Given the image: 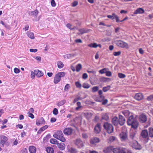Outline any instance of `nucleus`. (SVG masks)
<instances>
[{"mask_svg":"<svg viewBox=\"0 0 153 153\" xmlns=\"http://www.w3.org/2000/svg\"><path fill=\"white\" fill-rule=\"evenodd\" d=\"M107 71V69L106 68H104L100 70L99 71V73L101 74L104 73H106Z\"/></svg>","mask_w":153,"mask_h":153,"instance_id":"49530a36","label":"nucleus"},{"mask_svg":"<svg viewBox=\"0 0 153 153\" xmlns=\"http://www.w3.org/2000/svg\"><path fill=\"white\" fill-rule=\"evenodd\" d=\"M65 73L63 72H59L56 74L54 78V82L56 84L60 82L61 78L64 77L65 75Z\"/></svg>","mask_w":153,"mask_h":153,"instance_id":"7ed1b4c3","label":"nucleus"},{"mask_svg":"<svg viewBox=\"0 0 153 153\" xmlns=\"http://www.w3.org/2000/svg\"><path fill=\"white\" fill-rule=\"evenodd\" d=\"M147 99L148 101H152L153 100V94L148 97Z\"/></svg>","mask_w":153,"mask_h":153,"instance_id":"864d4df0","label":"nucleus"},{"mask_svg":"<svg viewBox=\"0 0 153 153\" xmlns=\"http://www.w3.org/2000/svg\"><path fill=\"white\" fill-rule=\"evenodd\" d=\"M65 102L66 100H63L58 102L57 105L59 106H60L63 105Z\"/></svg>","mask_w":153,"mask_h":153,"instance_id":"c9c22d12","label":"nucleus"},{"mask_svg":"<svg viewBox=\"0 0 153 153\" xmlns=\"http://www.w3.org/2000/svg\"><path fill=\"white\" fill-rule=\"evenodd\" d=\"M115 44L119 47L121 48H128V46L127 43L121 40L116 41L114 42Z\"/></svg>","mask_w":153,"mask_h":153,"instance_id":"6e6552de","label":"nucleus"},{"mask_svg":"<svg viewBox=\"0 0 153 153\" xmlns=\"http://www.w3.org/2000/svg\"><path fill=\"white\" fill-rule=\"evenodd\" d=\"M36 75L35 73L34 72V71L33 72V71H32L31 72V77L33 79L35 77V76Z\"/></svg>","mask_w":153,"mask_h":153,"instance_id":"4d7b16f0","label":"nucleus"},{"mask_svg":"<svg viewBox=\"0 0 153 153\" xmlns=\"http://www.w3.org/2000/svg\"><path fill=\"white\" fill-rule=\"evenodd\" d=\"M29 117H30L31 119H33L34 117V115L30 112H28L27 113Z\"/></svg>","mask_w":153,"mask_h":153,"instance_id":"5fc2aeb1","label":"nucleus"},{"mask_svg":"<svg viewBox=\"0 0 153 153\" xmlns=\"http://www.w3.org/2000/svg\"><path fill=\"white\" fill-rule=\"evenodd\" d=\"M107 17L108 18L112 20L115 19L116 21L117 22H119L118 17L114 13H113L111 15H108Z\"/></svg>","mask_w":153,"mask_h":153,"instance_id":"ddd939ff","label":"nucleus"},{"mask_svg":"<svg viewBox=\"0 0 153 153\" xmlns=\"http://www.w3.org/2000/svg\"><path fill=\"white\" fill-rule=\"evenodd\" d=\"M14 72L15 74H17L20 72V70L19 68H15L14 69Z\"/></svg>","mask_w":153,"mask_h":153,"instance_id":"603ef678","label":"nucleus"},{"mask_svg":"<svg viewBox=\"0 0 153 153\" xmlns=\"http://www.w3.org/2000/svg\"><path fill=\"white\" fill-rule=\"evenodd\" d=\"M78 4V2L77 1H74L72 4V6L74 7L76 6Z\"/></svg>","mask_w":153,"mask_h":153,"instance_id":"338daca9","label":"nucleus"},{"mask_svg":"<svg viewBox=\"0 0 153 153\" xmlns=\"http://www.w3.org/2000/svg\"><path fill=\"white\" fill-rule=\"evenodd\" d=\"M75 144L79 148H81L84 146L83 142L80 139H76L75 142Z\"/></svg>","mask_w":153,"mask_h":153,"instance_id":"f8f14e48","label":"nucleus"},{"mask_svg":"<svg viewBox=\"0 0 153 153\" xmlns=\"http://www.w3.org/2000/svg\"><path fill=\"white\" fill-rule=\"evenodd\" d=\"M57 65L58 68L60 69L64 67V64L62 62L59 61L57 62Z\"/></svg>","mask_w":153,"mask_h":153,"instance_id":"473e14b6","label":"nucleus"},{"mask_svg":"<svg viewBox=\"0 0 153 153\" xmlns=\"http://www.w3.org/2000/svg\"><path fill=\"white\" fill-rule=\"evenodd\" d=\"M0 144L2 147H4L5 144L7 146H9V144L7 141V137L4 135H1L0 136Z\"/></svg>","mask_w":153,"mask_h":153,"instance_id":"423d86ee","label":"nucleus"},{"mask_svg":"<svg viewBox=\"0 0 153 153\" xmlns=\"http://www.w3.org/2000/svg\"><path fill=\"white\" fill-rule=\"evenodd\" d=\"M50 142L51 143L54 144H57L58 143L57 140L54 138L51 139L50 140Z\"/></svg>","mask_w":153,"mask_h":153,"instance_id":"72a5a7b5","label":"nucleus"},{"mask_svg":"<svg viewBox=\"0 0 153 153\" xmlns=\"http://www.w3.org/2000/svg\"><path fill=\"white\" fill-rule=\"evenodd\" d=\"M100 142V140L97 137H94L91 138L90 143L92 146H94L96 145V143Z\"/></svg>","mask_w":153,"mask_h":153,"instance_id":"9d476101","label":"nucleus"},{"mask_svg":"<svg viewBox=\"0 0 153 153\" xmlns=\"http://www.w3.org/2000/svg\"><path fill=\"white\" fill-rule=\"evenodd\" d=\"M38 13V10H36L33 11L29 12L28 13L30 16H35L37 15Z\"/></svg>","mask_w":153,"mask_h":153,"instance_id":"412c9836","label":"nucleus"},{"mask_svg":"<svg viewBox=\"0 0 153 153\" xmlns=\"http://www.w3.org/2000/svg\"><path fill=\"white\" fill-rule=\"evenodd\" d=\"M88 47L91 48H96L97 47V44L96 43H91L88 45Z\"/></svg>","mask_w":153,"mask_h":153,"instance_id":"58836bf2","label":"nucleus"},{"mask_svg":"<svg viewBox=\"0 0 153 153\" xmlns=\"http://www.w3.org/2000/svg\"><path fill=\"white\" fill-rule=\"evenodd\" d=\"M110 88V86H107L106 87H103L102 88V90L104 92H105L109 90Z\"/></svg>","mask_w":153,"mask_h":153,"instance_id":"79ce46f5","label":"nucleus"},{"mask_svg":"<svg viewBox=\"0 0 153 153\" xmlns=\"http://www.w3.org/2000/svg\"><path fill=\"white\" fill-rule=\"evenodd\" d=\"M0 23L3 25H4L6 28L7 29H9V26L6 24H4L3 21L1 20L0 21Z\"/></svg>","mask_w":153,"mask_h":153,"instance_id":"09e8293b","label":"nucleus"},{"mask_svg":"<svg viewBox=\"0 0 153 153\" xmlns=\"http://www.w3.org/2000/svg\"><path fill=\"white\" fill-rule=\"evenodd\" d=\"M99 89V88L97 86L93 87L91 88L92 91L94 93L97 91Z\"/></svg>","mask_w":153,"mask_h":153,"instance_id":"ea45409f","label":"nucleus"},{"mask_svg":"<svg viewBox=\"0 0 153 153\" xmlns=\"http://www.w3.org/2000/svg\"><path fill=\"white\" fill-rule=\"evenodd\" d=\"M70 87V85L68 84H67L65 87L64 90L65 91H68Z\"/></svg>","mask_w":153,"mask_h":153,"instance_id":"a18cd8bd","label":"nucleus"},{"mask_svg":"<svg viewBox=\"0 0 153 153\" xmlns=\"http://www.w3.org/2000/svg\"><path fill=\"white\" fill-rule=\"evenodd\" d=\"M29 150L30 153H35L36 149L35 146H30L29 147Z\"/></svg>","mask_w":153,"mask_h":153,"instance_id":"bb28decb","label":"nucleus"},{"mask_svg":"<svg viewBox=\"0 0 153 153\" xmlns=\"http://www.w3.org/2000/svg\"><path fill=\"white\" fill-rule=\"evenodd\" d=\"M82 87L88 89L90 87V86L87 83H84L83 84Z\"/></svg>","mask_w":153,"mask_h":153,"instance_id":"a19ab883","label":"nucleus"},{"mask_svg":"<svg viewBox=\"0 0 153 153\" xmlns=\"http://www.w3.org/2000/svg\"><path fill=\"white\" fill-rule=\"evenodd\" d=\"M141 135L142 137L144 138L147 137L148 136V131L146 129L143 130L141 133Z\"/></svg>","mask_w":153,"mask_h":153,"instance_id":"a211bd4d","label":"nucleus"},{"mask_svg":"<svg viewBox=\"0 0 153 153\" xmlns=\"http://www.w3.org/2000/svg\"><path fill=\"white\" fill-rule=\"evenodd\" d=\"M82 65L81 64H79L76 66V71L77 72L79 71L82 69Z\"/></svg>","mask_w":153,"mask_h":153,"instance_id":"f704fd0d","label":"nucleus"},{"mask_svg":"<svg viewBox=\"0 0 153 153\" xmlns=\"http://www.w3.org/2000/svg\"><path fill=\"white\" fill-rule=\"evenodd\" d=\"M136 132L131 131L129 134V138L133 140L134 139L135 137Z\"/></svg>","mask_w":153,"mask_h":153,"instance_id":"b1692460","label":"nucleus"},{"mask_svg":"<svg viewBox=\"0 0 153 153\" xmlns=\"http://www.w3.org/2000/svg\"><path fill=\"white\" fill-rule=\"evenodd\" d=\"M123 113L126 117H128L131 114L130 113L128 110H126L123 111Z\"/></svg>","mask_w":153,"mask_h":153,"instance_id":"c85d7f7f","label":"nucleus"},{"mask_svg":"<svg viewBox=\"0 0 153 153\" xmlns=\"http://www.w3.org/2000/svg\"><path fill=\"white\" fill-rule=\"evenodd\" d=\"M113 153H132L131 151L125 148L119 149L118 148H113L112 149Z\"/></svg>","mask_w":153,"mask_h":153,"instance_id":"20e7f679","label":"nucleus"},{"mask_svg":"<svg viewBox=\"0 0 153 153\" xmlns=\"http://www.w3.org/2000/svg\"><path fill=\"white\" fill-rule=\"evenodd\" d=\"M82 136L83 138L85 139H86L88 137L87 134L85 133H82Z\"/></svg>","mask_w":153,"mask_h":153,"instance_id":"e2e57ef3","label":"nucleus"},{"mask_svg":"<svg viewBox=\"0 0 153 153\" xmlns=\"http://www.w3.org/2000/svg\"><path fill=\"white\" fill-rule=\"evenodd\" d=\"M75 84L77 88H81L82 86L81 84L78 82H76L75 83Z\"/></svg>","mask_w":153,"mask_h":153,"instance_id":"c03bdc74","label":"nucleus"},{"mask_svg":"<svg viewBox=\"0 0 153 153\" xmlns=\"http://www.w3.org/2000/svg\"><path fill=\"white\" fill-rule=\"evenodd\" d=\"M30 51L31 52H36L37 51V49H30Z\"/></svg>","mask_w":153,"mask_h":153,"instance_id":"774afa93","label":"nucleus"},{"mask_svg":"<svg viewBox=\"0 0 153 153\" xmlns=\"http://www.w3.org/2000/svg\"><path fill=\"white\" fill-rule=\"evenodd\" d=\"M45 123V121L43 118L41 117L39 119L37 120L36 122V124L37 126L40 125L44 124Z\"/></svg>","mask_w":153,"mask_h":153,"instance_id":"dca6fc26","label":"nucleus"},{"mask_svg":"<svg viewBox=\"0 0 153 153\" xmlns=\"http://www.w3.org/2000/svg\"><path fill=\"white\" fill-rule=\"evenodd\" d=\"M100 131V125L99 124L97 125L94 128V132L97 134L99 133Z\"/></svg>","mask_w":153,"mask_h":153,"instance_id":"393cba45","label":"nucleus"},{"mask_svg":"<svg viewBox=\"0 0 153 153\" xmlns=\"http://www.w3.org/2000/svg\"><path fill=\"white\" fill-rule=\"evenodd\" d=\"M130 145L134 148L138 150H140L142 149V147L136 140H133L132 142L129 141Z\"/></svg>","mask_w":153,"mask_h":153,"instance_id":"1a4fd4ad","label":"nucleus"},{"mask_svg":"<svg viewBox=\"0 0 153 153\" xmlns=\"http://www.w3.org/2000/svg\"><path fill=\"white\" fill-rule=\"evenodd\" d=\"M149 135L151 137H153V128H149Z\"/></svg>","mask_w":153,"mask_h":153,"instance_id":"e433bc0d","label":"nucleus"},{"mask_svg":"<svg viewBox=\"0 0 153 153\" xmlns=\"http://www.w3.org/2000/svg\"><path fill=\"white\" fill-rule=\"evenodd\" d=\"M27 34L28 36L30 39H34V35L32 32H28L27 33Z\"/></svg>","mask_w":153,"mask_h":153,"instance_id":"c756f323","label":"nucleus"},{"mask_svg":"<svg viewBox=\"0 0 153 153\" xmlns=\"http://www.w3.org/2000/svg\"><path fill=\"white\" fill-rule=\"evenodd\" d=\"M112 122L113 124L115 126H117L119 124L118 118L116 117H114L112 119Z\"/></svg>","mask_w":153,"mask_h":153,"instance_id":"aec40b11","label":"nucleus"},{"mask_svg":"<svg viewBox=\"0 0 153 153\" xmlns=\"http://www.w3.org/2000/svg\"><path fill=\"white\" fill-rule=\"evenodd\" d=\"M103 127L108 133H111L113 131V127L112 124L108 122L105 123Z\"/></svg>","mask_w":153,"mask_h":153,"instance_id":"0eeeda50","label":"nucleus"},{"mask_svg":"<svg viewBox=\"0 0 153 153\" xmlns=\"http://www.w3.org/2000/svg\"><path fill=\"white\" fill-rule=\"evenodd\" d=\"M20 153H27V150L26 148L22 149Z\"/></svg>","mask_w":153,"mask_h":153,"instance_id":"680f3d73","label":"nucleus"},{"mask_svg":"<svg viewBox=\"0 0 153 153\" xmlns=\"http://www.w3.org/2000/svg\"><path fill=\"white\" fill-rule=\"evenodd\" d=\"M126 120L123 116L121 115H119V121L120 126L123 125L125 123Z\"/></svg>","mask_w":153,"mask_h":153,"instance_id":"2eb2a0df","label":"nucleus"},{"mask_svg":"<svg viewBox=\"0 0 153 153\" xmlns=\"http://www.w3.org/2000/svg\"><path fill=\"white\" fill-rule=\"evenodd\" d=\"M46 150L48 153H53L54 152V150L53 148L50 147H47Z\"/></svg>","mask_w":153,"mask_h":153,"instance_id":"7c9ffc66","label":"nucleus"},{"mask_svg":"<svg viewBox=\"0 0 153 153\" xmlns=\"http://www.w3.org/2000/svg\"><path fill=\"white\" fill-rule=\"evenodd\" d=\"M57 146L58 148L61 150H64L65 149V144L62 143H58L57 144Z\"/></svg>","mask_w":153,"mask_h":153,"instance_id":"6ab92c4d","label":"nucleus"},{"mask_svg":"<svg viewBox=\"0 0 153 153\" xmlns=\"http://www.w3.org/2000/svg\"><path fill=\"white\" fill-rule=\"evenodd\" d=\"M121 53V52L119 51L118 52H113V54L114 56H118Z\"/></svg>","mask_w":153,"mask_h":153,"instance_id":"3c124183","label":"nucleus"},{"mask_svg":"<svg viewBox=\"0 0 153 153\" xmlns=\"http://www.w3.org/2000/svg\"><path fill=\"white\" fill-rule=\"evenodd\" d=\"M88 77V75L86 73H84L82 75V78L83 79H87Z\"/></svg>","mask_w":153,"mask_h":153,"instance_id":"13d9d810","label":"nucleus"},{"mask_svg":"<svg viewBox=\"0 0 153 153\" xmlns=\"http://www.w3.org/2000/svg\"><path fill=\"white\" fill-rule=\"evenodd\" d=\"M118 76L120 78H123L126 77V75L123 74L119 73L118 74Z\"/></svg>","mask_w":153,"mask_h":153,"instance_id":"de8ad7c7","label":"nucleus"},{"mask_svg":"<svg viewBox=\"0 0 153 153\" xmlns=\"http://www.w3.org/2000/svg\"><path fill=\"white\" fill-rule=\"evenodd\" d=\"M79 32L81 34H83L84 33H86V32L85 31V30L84 29H80L79 30Z\"/></svg>","mask_w":153,"mask_h":153,"instance_id":"69168bd1","label":"nucleus"},{"mask_svg":"<svg viewBox=\"0 0 153 153\" xmlns=\"http://www.w3.org/2000/svg\"><path fill=\"white\" fill-rule=\"evenodd\" d=\"M139 121L142 123H145L147 120L146 116L144 114L140 115L139 117Z\"/></svg>","mask_w":153,"mask_h":153,"instance_id":"9b49d317","label":"nucleus"},{"mask_svg":"<svg viewBox=\"0 0 153 153\" xmlns=\"http://www.w3.org/2000/svg\"><path fill=\"white\" fill-rule=\"evenodd\" d=\"M113 147L110 146L105 148L103 150V152L105 153H108L112 151Z\"/></svg>","mask_w":153,"mask_h":153,"instance_id":"a878e982","label":"nucleus"},{"mask_svg":"<svg viewBox=\"0 0 153 153\" xmlns=\"http://www.w3.org/2000/svg\"><path fill=\"white\" fill-rule=\"evenodd\" d=\"M72 129L71 128H66L63 131V132L65 134L67 135H70L72 132Z\"/></svg>","mask_w":153,"mask_h":153,"instance_id":"4468645a","label":"nucleus"},{"mask_svg":"<svg viewBox=\"0 0 153 153\" xmlns=\"http://www.w3.org/2000/svg\"><path fill=\"white\" fill-rule=\"evenodd\" d=\"M102 119L107 121L109 119V117L107 114H105L102 115Z\"/></svg>","mask_w":153,"mask_h":153,"instance_id":"4c0bfd02","label":"nucleus"},{"mask_svg":"<svg viewBox=\"0 0 153 153\" xmlns=\"http://www.w3.org/2000/svg\"><path fill=\"white\" fill-rule=\"evenodd\" d=\"M102 91L101 90H100L99 91L98 94L99 95H100V97L102 98H104V97L102 95Z\"/></svg>","mask_w":153,"mask_h":153,"instance_id":"052dcab7","label":"nucleus"},{"mask_svg":"<svg viewBox=\"0 0 153 153\" xmlns=\"http://www.w3.org/2000/svg\"><path fill=\"white\" fill-rule=\"evenodd\" d=\"M51 4L52 7H54L56 5V3L54 0H52L51 1Z\"/></svg>","mask_w":153,"mask_h":153,"instance_id":"0e129e2a","label":"nucleus"},{"mask_svg":"<svg viewBox=\"0 0 153 153\" xmlns=\"http://www.w3.org/2000/svg\"><path fill=\"white\" fill-rule=\"evenodd\" d=\"M34 72L35 73L36 75L38 77H40L43 75V74L41 71L38 70H35Z\"/></svg>","mask_w":153,"mask_h":153,"instance_id":"5701e85b","label":"nucleus"},{"mask_svg":"<svg viewBox=\"0 0 153 153\" xmlns=\"http://www.w3.org/2000/svg\"><path fill=\"white\" fill-rule=\"evenodd\" d=\"M67 148L68 152L71 153H76L77 152V150L75 148H71L69 149L68 147H67Z\"/></svg>","mask_w":153,"mask_h":153,"instance_id":"2f4dec72","label":"nucleus"},{"mask_svg":"<svg viewBox=\"0 0 153 153\" xmlns=\"http://www.w3.org/2000/svg\"><path fill=\"white\" fill-rule=\"evenodd\" d=\"M115 138L114 136H111L110 137L109 140L110 142H113L115 140Z\"/></svg>","mask_w":153,"mask_h":153,"instance_id":"8fccbe9b","label":"nucleus"},{"mask_svg":"<svg viewBox=\"0 0 153 153\" xmlns=\"http://www.w3.org/2000/svg\"><path fill=\"white\" fill-rule=\"evenodd\" d=\"M66 26L70 30H72L74 29L75 28V27L72 26L71 25L69 24H67L66 25Z\"/></svg>","mask_w":153,"mask_h":153,"instance_id":"37998d69","label":"nucleus"},{"mask_svg":"<svg viewBox=\"0 0 153 153\" xmlns=\"http://www.w3.org/2000/svg\"><path fill=\"white\" fill-rule=\"evenodd\" d=\"M143 98V96L141 93H138L136 94L134 96V98L137 100H140Z\"/></svg>","mask_w":153,"mask_h":153,"instance_id":"f3484780","label":"nucleus"},{"mask_svg":"<svg viewBox=\"0 0 153 153\" xmlns=\"http://www.w3.org/2000/svg\"><path fill=\"white\" fill-rule=\"evenodd\" d=\"M93 114L92 113L88 112L85 113V115L88 119H90L92 117Z\"/></svg>","mask_w":153,"mask_h":153,"instance_id":"cd10ccee","label":"nucleus"},{"mask_svg":"<svg viewBox=\"0 0 153 153\" xmlns=\"http://www.w3.org/2000/svg\"><path fill=\"white\" fill-rule=\"evenodd\" d=\"M105 74L106 76H111V73L110 71H107Z\"/></svg>","mask_w":153,"mask_h":153,"instance_id":"bf43d9fd","label":"nucleus"},{"mask_svg":"<svg viewBox=\"0 0 153 153\" xmlns=\"http://www.w3.org/2000/svg\"><path fill=\"white\" fill-rule=\"evenodd\" d=\"M53 136L62 142H64L66 141V139L64 137L63 134L61 131H58L56 132Z\"/></svg>","mask_w":153,"mask_h":153,"instance_id":"f03ea898","label":"nucleus"},{"mask_svg":"<svg viewBox=\"0 0 153 153\" xmlns=\"http://www.w3.org/2000/svg\"><path fill=\"white\" fill-rule=\"evenodd\" d=\"M119 137L121 141L122 142H129L127 132L126 131H122L119 134Z\"/></svg>","mask_w":153,"mask_h":153,"instance_id":"39448f33","label":"nucleus"},{"mask_svg":"<svg viewBox=\"0 0 153 153\" xmlns=\"http://www.w3.org/2000/svg\"><path fill=\"white\" fill-rule=\"evenodd\" d=\"M58 111L56 108H54L53 111V114L55 115H56L58 114Z\"/></svg>","mask_w":153,"mask_h":153,"instance_id":"6e6d98bb","label":"nucleus"},{"mask_svg":"<svg viewBox=\"0 0 153 153\" xmlns=\"http://www.w3.org/2000/svg\"><path fill=\"white\" fill-rule=\"evenodd\" d=\"M127 123L128 125L131 126L132 128L135 129L137 128L138 126V122L132 114L129 117L127 120Z\"/></svg>","mask_w":153,"mask_h":153,"instance_id":"f257e3e1","label":"nucleus"},{"mask_svg":"<svg viewBox=\"0 0 153 153\" xmlns=\"http://www.w3.org/2000/svg\"><path fill=\"white\" fill-rule=\"evenodd\" d=\"M144 10L142 8H139L137 9L134 13V14H141L144 13Z\"/></svg>","mask_w":153,"mask_h":153,"instance_id":"4be33fe9","label":"nucleus"}]
</instances>
